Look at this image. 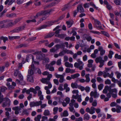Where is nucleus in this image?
Here are the masks:
<instances>
[{"label":"nucleus","mask_w":121,"mask_h":121,"mask_svg":"<svg viewBox=\"0 0 121 121\" xmlns=\"http://www.w3.org/2000/svg\"><path fill=\"white\" fill-rule=\"evenodd\" d=\"M9 22L8 20H6L0 21V29L3 28H8L11 27L14 25L13 23L12 22L7 23Z\"/></svg>","instance_id":"obj_1"},{"label":"nucleus","mask_w":121,"mask_h":121,"mask_svg":"<svg viewBox=\"0 0 121 121\" xmlns=\"http://www.w3.org/2000/svg\"><path fill=\"white\" fill-rule=\"evenodd\" d=\"M52 77V75L50 74L48 76L47 78H43L41 80V81L43 83L48 85V86L49 87V88H51L52 87V85L50 81Z\"/></svg>","instance_id":"obj_2"},{"label":"nucleus","mask_w":121,"mask_h":121,"mask_svg":"<svg viewBox=\"0 0 121 121\" xmlns=\"http://www.w3.org/2000/svg\"><path fill=\"white\" fill-rule=\"evenodd\" d=\"M104 60L102 59V58L100 57L96 58L95 59V61L97 63H99L100 65L99 66L100 68L102 67L104 65V63L105 61H107L108 59V56L106 55H105L104 57Z\"/></svg>","instance_id":"obj_3"},{"label":"nucleus","mask_w":121,"mask_h":121,"mask_svg":"<svg viewBox=\"0 0 121 121\" xmlns=\"http://www.w3.org/2000/svg\"><path fill=\"white\" fill-rule=\"evenodd\" d=\"M50 12L51 11L49 10L46 11H41L37 13L36 15L34 16V18H37L38 17L40 16L41 15L45 16L46 15H48Z\"/></svg>","instance_id":"obj_4"},{"label":"nucleus","mask_w":121,"mask_h":121,"mask_svg":"<svg viewBox=\"0 0 121 121\" xmlns=\"http://www.w3.org/2000/svg\"><path fill=\"white\" fill-rule=\"evenodd\" d=\"M109 92L111 96L114 98H115L117 97V90L116 88L112 89V90H109Z\"/></svg>","instance_id":"obj_5"},{"label":"nucleus","mask_w":121,"mask_h":121,"mask_svg":"<svg viewBox=\"0 0 121 121\" xmlns=\"http://www.w3.org/2000/svg\"><path fill=\"white\" fill-rule=\"evenodd\" d=\"M75 100L73 99H72L71 100L69 104L70 107H69V108L70 111L73 113L75 112V111L73 107V103H75Z\"/></svg>","instance_id":"obj_6"},{"label":"nucleus","mask_w":121,"mask_h":121,"mask_svg":"<svg viewBox=\"0 0 121 121\" xmlns=\"http://www.w3.org/2000/svg\"><path fill=\"white\" fill-rule=\"evenodd\" d=\"M115 85L114 84H112L108 86H105L104 89L103 90L102 92L103 93L106 94L109 91V90L110 89L112 90V88H114L115 87Z\"/></svg>","instance_id":"obj_7"},{"label":"nucleus","mask_w":121,"mask_h":121,"mask_svg":"<svg viewBox=\"0 0 121 121\" xmlns=\"http://www.w3.org/2000/svg\"><path fill=\"white\" fill-rule=\"evenodd\" d=\"M35 54L36 55V58L38 59L41 60L44 57V55L42 54L41 51L36 52L35 53Z\"/></svg>","instance_id":"obj_8"},{"label":"nucleus","mask_w":121,"mask_h":121,"mask_svg":"<svg viewBox=\"0 0 121 121\" xmlns=\"http://www.w3.org/2000/svg\"><path fill=\"white\" fill-rule=\"evenodd\" d=\"M94 26L96 28L103 30L100 22L96 19H94Z\"/></svg>","instance_id":"obj_9"},{"label":"nucleus","mask_w":121,"mask_h":121,"mask_svg":"<svg viewBox=\"0 0 121 121\" xmlns=\"http://www.w3.org/2000/svg\"><path fill=\"white\" fill-rule=\"evenodd\" d=\"M5 102H4L2 105V106L3 107H9L11 101L10 99L8 98H5L4 99Z\"/></svg>","instance_id":"obj_10"},{"label":"nucleus","mask_w":121,"mask_h":121,"mask_svg":"<svg viewBox=\"0 0 121 121\" xmlns=\"http://www.w3.org/2000/svg\"><path fill=\"white\" fill-rule=\"evenodd\" d=\"M95 108L93 107H91L90 108L87 107L86 109V111L91 114H93L95 113Z\"/></svg>","instance_id":"obj_11"},{"label":"nucleus","mask_w":121,"mask_h":121,"mask_svg":"<svg viewBox=\"0 0 121 121\" xmlns=\"http://www.w3.org/2000/svg\"><path fill=\"white\" fill-rule=\"evenodd\" d=\"M42 103L41 101H39L36 102H31L30 103V106L31 107L34 106H37L40 105V104Z\"/></svg>","instance_id":"obj_12"},{"label":"nucleus","mask_w":121,"mask_h":121,"mask_svg":"<svg viewBox=\"0 0 121 121\" xmlns=\"http://www.w3.org/2000/svg\"><path fill=\"white\" fill-rule=\"evenodd\" d=\"M90 96L93 97L94 98H97L99 96V94L98 93L96 90H95L94 91L91 92L90 94Z\"/></svg>","instance_id":"obj_13"},{"label":"nucleus","mask_w":121,"mask_h":121,"mask_svg":"<svg viewBox=\"0 0 121 121\" xmlns=\"http://www.w3.org/2000/svg\"><path fill=\"white\" fill-rule=\"evenodd\" d=\"M25 27V26L17 27L13 30V33H18L24 30Z\"/></svg>","instance_id":"obj_14"},{"label":"nucleus","mask_w":121,"mask_h":121,"mask_svg":"<svg viewBox=\"0 0 121 121\" xmlns=\"http://www.w3.org/2000/svg\"><path fill=\"white\" fill-rule=\"evenodd\" d=\"M103 77L104 78H106L107 77H109V78H112L113 77V72L111 73L110 74L106 72H104L103 73Z\"/></svg>","instance_id":"obj_15"},{"label":"nucleus","mask_w":121,"mask_h":121,"mask_svg":"<svg viewBox=\"0 0 121 121\" xmlns=\"http://www.w3.org/2000/svg\"><path fill=\"white\" fill-rule=\"evenodd\" d=\"M99 51L100 52V55L101 56L104 55L105 53V50L101 46H99L98 47Z\"/></svg>","instance_id":"obj_16"},{"label":"nucleus","mask_w":121,"mask_h":121,"mask_svg":"<svg viewBox=\"0 0 121 121\" xmlns=\"http://www.w3.org/2000/svg\"><path fill=\"white\" fill-rule=\"evenodd\" d=\"M31 69L29 70L28 71V75H32L34 73L33 70L34 69L35 67L34 65L33 64H32L31 66Z\"/></svg>","instance_id":"obj_17"},{"label":"nucleus","mask_w":121,"mask_h":121,"mask_svg":"<svg viewBox=\"0 0 121 121\" xmlns=\"http://www.w3.org/2000/svg\"><path fill=\"white\" fill-rule=\"evenodd\" d=\"M80 13H83L84 12L83 8L81 5H79L77 7V10Z\"/></svg>","instance_id":"obj_18"},{"label":"nucleus","mask_w":121,"mask_h":121,"mask_svg":"<svg viewBox=\"0 0 121 121\" xmlns=\"http://www.w3.org/2000/svg\"><path fill=\"white\" fill-rule=\"evenodd\" d=\"M46 68L49 69V71H53L54 70V68L50 65H46Z\"/></svg>","instance_id":"obj_19"},{"label":"nucleus","mask_w":121,"mask_h":121,"mask_svg":"<svg viewBox=\"0 0 121 121\" xmlns=\"http://www.w3.org/2000/svg\"><path fill=\"white\" fill-rule=\"evenodd\" d=\"M84 65V64L82 61H79L78 68L80 70L82 69L83 68V66Z\"/></svg>","instance_id":"obj_20"},{"label":"nucleus","mask_w":121,"mask_h":121,"mask_svg":"<svg viewBox=\"0 0 121 121\" xmlns=\"http://www.w3.org/2000/svg\"><path fill=\"white\" fill-rule=\"evenodd\" d=\"M61 117H66L69 115V113L67 110H65L63 111V112L61 113L60 114Z\"/></svg>","instance_id":"obj_21"},{"label":"nucleus","mask_w":121,"mask_h":121,"mask_svg":"<svg viewBox=\"0 0 121 121\" xmlns=\"http://www.w3.org/2000/svg\"><path fill=\"white\" fill-rule=\"evenodd\" d=\"M13 110H15V113L16 114H17L19 113L18 111L20 110V108L18 107H16L12 108Z\"/></svg>","instance_id":"obj_22"},{"label":"nucleus","mask_w":121,"mask_h":121,"mask_svg":"<svg viewBox=\"0 0 121 121\" xmlns=\"http://www.w3.org/2000/svg\"><path fill=\"white\" fill-rule=\"evenodd\" d=\"M28 81L33 82V78L32 76L30 75H28L27 77Z\"/></svg>","instance_id":"obj_23"},{"label":"nucleus","mask_w":121,"mask_h":121,"mask_svg":"<svg viewBox=\"0 0 121 121\" xmlns=\"http://www.w3.org/2000/svg\"><path fill=\"white\" fill-rule=\"evenodd\" d=\"M20 38V36H9V39L11 40H13L14 39H18Z\"/></svg>","instance_id":"obj_24"},{"label":"nucleus","mask_w":121,"mask_h":121,"mask_svg":"<svg viewBox=\"0 0 121 121\" xmlns=\"http://www.w3.org/2000/svg\"><path fill=\"white\" fill-rule=\"evenodd\" d=\"M85 39L88 41H90L92 39V38L91 36L86 34H85L84 35Z\"/></svg>","instance_id":"obj_25"},{"label":"nucleus","mask_w":121,"mask_h":121,"mask_svg":"<svg viewBox=\"0 0 121 121\" xmlns=\"http://www.w3.org/2000/svg\"><path fill=\"white\" fill-rule=\"evenodd\" d=\"M65 72L66 73H72L75 72V71L74 70L71 69L69 68L66 69Z\"/></svg>","instance_id":"obj_26"},{"label":"nucleus","mask_w":121,"mask_h":121,"mask_svg":"<svg viewBox=\"0 0 121 121\" xmlns=\"http://www.w3.org/2000/svg\"><path fill=\"white\" fill-rule=\"evenodd\" d=\"M106 94V96L107 97H105L104 99V101H107L109 100V99L111 98V96L110 94L109 93H107Z\"/></svg>","instance_id":"obj_27"},{"label":"nucleus","mask_w":121,"mask_h":121,"mask_svg":"<svg viewBox=\"0 0 121 121\" xmlns=\"http://www.w3.org/2000/svg\"><path fill=\"white\" fill-rule=\"evenodd\" d=\"M65 66L67 67L72 68L73 65L72 64L69 63L68 62H66L65 63Z\"/></svg>","instance_id":"obj_28"},{"label":"nucleus","mask_w":121,"mask_h":121,"mask_svg":"<svg viewBox=\"0 0 121 121\" xmlns=\"http://www.w3.org/2000/svg\"><path fill=\"white\" fill-rule=\"evenodd\" d=\"M93 60H88V64L87 66L88 67L91 68L92 66V63L93 62Z\"/></svg>","instance_id":"obj_29"},{"label":"nucleus","mask_w":121,"mask_h":121,"mask_svg":"<svg viewBox=\"0 0 121 121\" xmlns=\"http://www.w3.org/2000/svg\"><path fill=\"white\" fill-rule=\"evenodd\" d=\"M90 75L89 74H88L85 75V77L86 78V79L85 81L86 82L88 83L90 82V79L89 77Z\"/></svg>","instance_id":"obj_30"},{"label":"nucleus","mask_w":121,"mask_h":121,"mask_svg":"<svg viewBox=\"0 0 121 121\" xmlns=\"http://www.w3.org/2000/svg\"><path fill=\"white\" fill-rule=\"evenodd\" d=\"M54 35V32H52L49 34L45 37V38H48L51 37Z\"/></svg>","instance_id":"obj_31"},{"label":"nucleus","mask_w":121,"mask_h":121,"mask_svg":"<svg viewBox=\"0 0 121 121\" xmlns=\"http://www.w3.org/2000/svg\"><path fill=\"white\" fill-rule=\"evenodd\" d=\"M67 25V27L68 28H70L72 26L73 23L72 21H67L66 22Z\"/></svg>","instance_id":"obj_32"},{"label":"nucleus","mask_w":121,"mask_h":121,"mask_svg":"<svg viewBox=\"0 0 121 121\" xmlns=\"http://www.w3.org/2000/svg\"><path fill=\"white\" fill-rule=\"evenodd\" d=\"M64 50L65 54H70L71 55H73V52L71 50H68L67 49H65Z\"/></svg>","instance_id":"obj_33"},{"label":"nucleus","mask_w":121,"mask_h":121,"mask_svg":"<svg viewBox=\"0 0 121 121\" xmlns=\"http://www.w3.org/2000/svg\"><path fill=\"white\" fill-rule=\"evenodd\" d=\"M90 118V116L87 113H86L84 115V120H88Z\"/></svg>","instance_id":"obj_34"},{"label":"nucleus","mask_w":121,"mask_h":121,"mask_svg":"<svg viewBox=\"0 0 121 121\" xmlns=\"http://www.w3.org/2000/svg\"><path fill=\"white\" fill-rule=\"evenodd\" d=\"M71 86L73 88H77L78 87V84L76 83L75 82L74 83H72L71 84Z\"/></svg>","instance_id":"obj_35"},{"label":"nucleus","mask_w":121,"mask_h":121,"mask_svg":"<svg viewBox=\"0 0 121 121\" xmlns=\"http://www.w3.org/2000/svg\"><path fill=\"white\" fill-rule=\"evenodd\" d=\"M41 115H38L35 118L34 120L35 121H40V119L41 117Z\"/></svg>","instance_id":"obj_36"},{"label":"nucleus","mask_w":121,"mask_h":121,"mask_svg":"<svg viewBox=\"0 0 121 121\" xmlns=\"http://www.w3.org/2000/svg\"><path fill=\"white\" fill-rule=\"evenodd\" d=\"M92 107H96L97 105V101L96 99H94L93 101L91 103Z\"/></svg>","instance_id":"obj_37"},{"label":"nucleus","mask_w":121,"mask_h":121,"mask_svg":"<svg viewBox=\"0 0 121 121\" xmlns=\"http://www.w3.org/2000/svg\"><path fill=\"white\" fill-rule=\"evenodd\" d=\"M50 114V112L48 110H45L43 112V114L45 116H48Z\"/></svg>","instance_id":"obj_38"},{"label":"nucleus","mask_w":121,"mask_h":121,"mask_svg":"<svg viewBox=\"0 0 121 121\" xmlns=\"http://www.w3.org/2000/svg\"><path fill=\"white\" fill-rule=\"evenodd\" d=\"M80 76V74L79 73H76L74 74L73 75H71V77H72V79H74Z\"/></svg>","instance_id":"obj_39"},{"label":"nucleus","mask_w":121,"mask_h":121,"mask_svg":"<svg viewBox=\"0 0 121 121\" xmlns=\"http://www.w3.org/2000/svg\"><path fill=\"white\" fill-rule=\"evenodd\" d=\"M49 87L48 86H46L44 87L46 91V93L47 94H50L51 92L49 90Z\"/></svg>","instance_id":"obj_40"},{"label":"nucleus","mask_w":121,"mask_h":121,"mask_svg":"<svg viewBox=\"0 0 121 121\" xmlns=\"http://www.w3.org/2000/svg\"><path fill=\"white\" fill-rule=\"evenodd\" d=\"M7 89V88L4 86H2L0 87V91L2 92H4Z\"/></svg>","instance_id":"obj_41"},{"label":"nucleus","mask_w":121,"mask_h":121,"mask_svg":"<svg viewBox=\"0 0 121 121\" xmlns=\"http://www.w3.org/2000/svg\"><path fill=\"white\" fill-rule=\"evenodd\" d=\"M28 46V45L26 44H21L17 46V48H20L22 47H26Z\"/></svg>","instance_id":"obj_42"},{"label":"nucleus","mask_w":121,"mask_h":121,"mask_svg":"<svg viewBox=\"0 0 121 121\" xmlns=\"http://www.w3.org/2000/svg\"><path fill=\"white\" fill-rule=\"evenodd\" d=\"M114 54V52L111 51H109V54L108 56L109 58L111 59L112 57V55Z\"/></svg>","instance_id":"obj_43"},{"label":"nucleus","mask_w":121,"mask_h":121,"mask_svg":"<svg viewBox=\"0 0 121 121\" xmlns=\"http://www.w3.org/2000/svg\"><path fill=\"white\" fill-rule=\"evenodd\" d=\"M115 74L116 75L118 79H119L121 76V74L118 71H116L115 73Z\"/></svg>","instance_id":"obj_44"},{"label":"nucleus","mask_w":121,"mask_h":121,"mask_svg":"<svg viewBox=\"0 0 121 121\" xmlns=\"http://www.w3.org/2000/svg\"><path fill=\"white\" fill-rule=\"evenodd\" d=\"M30 92L33 93L34 94H36L37 93V92L35 89L32 87H31L30 88Z\"/></svg>","instance_id":"obj_45"},{"label":"nucleus","mask_w":121,"mask_h":121,"mask_svg":"<svg viewBox=\"0 0 121 121\" xmlns=\"http://www.w3.org/2000/svg\"><path fill=\"white\" fill-rule=\"evenodd\" d=\"M57 22V21L56 20L50 21L48 22V24H49V26H51L54 24H55Z\"/></svg>","instance_id":"obj_46"},{"label":"nucleus","mask_w":121,"mask_h":121,"mask_svg":"<svg viewBox=\"0 0 121 121\" xmlns=\"http://www.w3.org/2000/svg\"><path fill=\"white\" fill-rule=\"evenodd\" d=\"M65 53L64 50H63L62 51L60 52L59 53V56H62L65 54Z\"/></svg>","instance_id":"obj_47"},{"label":"nucleus","mask_w":121,"mask_h":121,"mask_svg":"<svg viewBox=\"0 0 121 121\" xmlns=\"http://www.w3.org/2000/svg\"><path fill=\"white\" fill-rule=\"evenodd\" d=\"M41 121H48L47 117L43 116L42 117V120Z\"/></svg>","instance_id":"obj_48"},{"label":"nucleus","mask_w":121,"mask_h":121,"mask_svg":"<svg viewBox=\"0 0 121 121\" xmlns=\"http://www.w3.org/2000/svg\"><path fill=\"white\" fill-rule=\"evenodd\" d=\"M0 39L1 40H2L3 41V42L4 43H5L6 41L8 40V38L7 37H4L2 36L0 37Z\"/></svg>","instance_id":"obj_49"},{"label":"nucleus","mask_w":121,"mask_h":121,"mask_svg":"<svg viewBox=\"0 0 121 121\" xmlns=\"http://www.w3.org/2000/svg\"><path fill=\"white\" fill-rule=\"evenodd\" d=\"M115 4L117 5H119L120 4L121 2L120 0H114Z\"/></svg>","instance_id":"obj_50"},{"label":"nucleus","mask_w":121,"mask_h":121,"mask_svg":"<svg viewBox=\"0 0 121 121\" xmlns=\"http://www.w3.org/2000/svg\"><path fill=\"white\" fill-rule=\"evenodd\" d=\"M97 81L99 82L100 83L103 82V80L100 77H97L96 78Z\"/></svg>","instance_id":"obj_51"},{"label":"nucleus","mask_w":121,"mask_h":121,"mask_svg":"<svg viewBox=\"0 0 121 121\" xmlns=\"http://www.w3.org/2000/svg\"><path fill=\"white\" fill-rule=\"evenodd\" d=\"M55 36L57 37H58L61 38H64V35L62 34L60 35L59 34L58 35H55Z\"/></svg>","instance_id":"obj_52"},{"label":"nucleus","mask_w":121,"mask_h":121,"mask_svg":"<svg viewBox=\"0 0 121 121\" xmlns=\"http://www.w3.org/2000/svg\"><path fill=\"white\" fill-rule=\"evenodd\" d=\"M57 51V50L54 46L53 48L50 49V52H55Z\"/></svg>","instance_id":"obj_53"},{"label":"nucleus","mask_w":121,"mask_h":121,"mask_svg":"<svg viewBox=\"0 0 121 121\" xmlns=\"http://www.w3.org/2000/svg\"><path fill=\"white\" fill-rule=\"evenodd\" d=\"M57 51L60 49L61 47V45L60 44H57L54 46Z\"/></svg>","instance_id":"obj_54"},{"label":"nucleus","mask_w":121,"mask_h":121,"mask_svg":"<svg viewBox=\"0 0 121 121\" xmlns=\"http://www.w3.org/2000/svg\"><path fill=\"white\" fill-rule=\"evenodd\" d=\"M114 57L115 58H117L118 59H121V56L118 55L117 54H115Z\"/></svg>","instance_id":"obj_55"},{"label":"nucleus","mask_w":121,"mask_h":121,"mask_svg":"<svg viewBox=\"0 0 121 121\" xmlns=\"http://www.w3.org/2000/svg\"><path fill=\"white\" fill-rule=\"evenodd\" d=\"M58 108L57 107H55L53 108V114H55L56 113H57L58 110Z\"/></svg>","instance_id":"obj_56"},{"label":"nucleus","mask_w":121,"mask_h":121,"mask_svg":"<svg viewBox=\"0 0 121 121\" xmlns=\"http://www.w3.org/2000/svg\"><path fill=\"white\" fill-rule=\"evenodd\" d=\"M40 108L41 109L44 108L46 107L47 105V104H42V103L40 104Z\"/></svg>","instance_id":"obj_57"},{"label":"nucleus","mask_w":121,"mask_h":121,"mask_svg":"<svg viewBox=\"0 0 121 121\" xmlns=\"http://www.w3.org/2000/svg\"><path fill=\"white\" fill-rule=\"evenodd\" d=\"M105 84L110 85L111 84V81L110 80L107 79L105 81Z\"/></svg>","instance_id":"obj_58"},{"label":"nucleus","mask_w":121,"mask_h":121,"mask_svg":"<svg viewBox=\"0 0 121 121\" xmlns=\"http://www.w3.org/2000/svg\"><path fill=\"white\" fill-rule=\"evenodd\" d=\"M77 100L80 103L82 101V99L81 98V95H78V97L77 98Z\"/></svg>","instance_id":"obj_59"},{"label":"nucleus","mask_w":121,"mask_h":121,"mask_svg":"<svg viewBox=\"0 0 121 121\" xmlns=\"http://www.w3.org/2000/svg\"><path fill=\"white\" fill-rule=\"evenodd\" d=\"M104 86V85L103 84H100L98 86V89L99 91L101 90Z\"/></svg>","instance_id":"obj_60"},{"label":"nucleus","mask_w":121,"mask_h":121,"mask_svg":"<svg viewBox=\"0 0 121 121\" xmlns=\"http://www.w3.org/2000/svg\"><path fill=\"white\" fill-rule=\"evenodd\" d=\"M30 112L28 110H25L23 111V113L26 115L28 116L29 115V112Z\"/></svg>","instance_id":"obj_61"},{"label":"nucleus","mask_w":121,"mask_h":121,"mask_svg":"<svg viewBox=\"0 0 121 121\" xmlns=\"http://www.w3.org/2000/svg\"><path fill=\"white\" fill-rule=\"evenodd\" d=\"M90 32L94 34H97L98 35H99L100 34V33L99 32L95 30H91L90 31Z\"/></svg>","instance_id":"obj_62"},{"label":"nucleus","mask_w":121,"mask_h":121,"mask_svg":"<svg viewBox=\"0 0 121 121\" xmlns=\"http://www.w3.org/2000/svg\"><path fill=\"white\" fill-rule=\"evenodd\" d=\"M42 74L45 76L48 75V76L50 74H49V73L47 71H45L44 72L42 73Z\"/></svg>","instance_id":"obj_63"},{"label":"nucleus","mask_w":121,"mask_h":121,"mask_svg":"<svg viewBox=\"0 0 121 121\" xmlns=\"http://www.w3.org/2000/svg\"><path fill=\"white\" fill-rule=\"evenodd\" d=\"M83 119L82 117H80L76 119L75 121H82Z\"/></svg>","instance_id":"obj_64"}]
</instances>
